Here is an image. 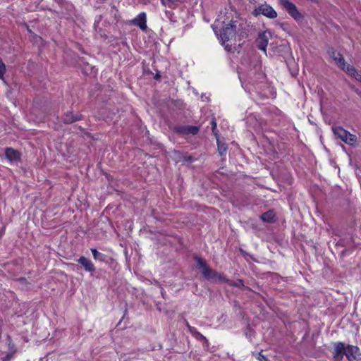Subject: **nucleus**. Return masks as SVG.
Segmentation results:
<instances>
[{
	"label": "nucleus",
	"mask_w": 361,
	"mask_h": 361,
	"mask_svg": "<svg viewBox=\"0 0 361 361\" xmlns=\"http://www.w3.org/2000/svg\"><path fill=\"white\" fill-rule=\"evenodd\" d=\"M137 25L139 26V27L142 30V31H146L147 30V24H136Z\"/></svg>",
	"instance_id": "5701e85b"
},
{
	"label": "nucleus",
	"mask_w": 361,
	"mask_h": 361,
	"mask_svg": "<svg viewBox=\"0 0 361 361\" xmlns=\"http://www.w3.org/2000/svg\"><path fill=\"white\" fill-rule=\"evenodd\" d=\"M332 130L337 137L348 145H353L357 140L355 135L350 133L341 126H333Z\"/></svg>",
	"instance_id": "20e7f679"
},
{
	"label": "nucleus",
	"mask_w": 361,
	"mask_h": 361,
	"mask_svg": "<svg viewBox=\"0 0 361 361\" xmlns=\"http://www.w3.org/2000/svg\"><path fill=\"white\" fill-rule=\"evenodd\" d=\"M194 259L197 262V268L206 279L226 283L228 282V279L224 274L219 273L210 268L204 259L197 256H195Z\"/></svg>",
	"instance_id": "f03ea898"
},
{
	"label": "nucleus",
	"mask_w": 361,
	"mask_h": 361,
	"mask_svg": "<svg viewBox=\"0 0 361 361\" xmlns=\"http://www.w3.org/2000/svg\"><path fill=\"white\" fill-rule=\"evenodd\" d=\"M212 27L220 39L221 44L225 46L226 49L228 44L226 42L231 41L235 37L236 27L233 24H212Z\"/></svg>",
	"instance_id": "7ed1b4c3"
},
{
	"label": "nucleus",
	"mask_w": 361,
	"mask_h": 361,
	"mask_svg": "<svg viewBox=\"0 0 361 361\" xmlns=\"http://www.w3.org/2000/svg\"><path fill=\"white\" fill-rule=\"evenodd\" d=\"M190 333L192 335L194 338H195L198 341H204V343L208 345L209 342L208 340L201 333H200L196 329H190Z\"/></svg>",
	"instance_id": "4468645a"
},
{
	"label": "nucleus",
	"mask_w": 361,
	"mask_h": 361,
	"mask_svg": "<svg viewBox=\"0 0 361 361\" xmlns=\"http://www.w3.org/2000/svg\"><path fill=\"white\" fill-rule=\"evenodd\" d=\"M185 326H187V328H188V331H190V329H195V327L191 326L189 324V323L188 322V321H187V320H185Z\"/></svg>",
	"instance_id": "a878e982"
},
{
	"label": "nucleus",
	"mask_w": 361,
	"mask_h": 361,
	"mask_svg": "<svg viewBox=\"0 0 361 361\" xmlns=\"http://www.w3.org/2000/svg\"><path fill=\"white\" fill-rule=\"evenodd\" d=\"M147 17L145 13H140L132 23H146Z\"/></svg>",
	"instance_id": "6ab92c4d"
},
{
	"label": "nucleus",
	"mask_w": 361,
	"mask_h": 361,
	"mask_svg": "<svg viewBox=\"0 0 361 361\" xmlns=\"http://www.w3.org/2000/svg\"><path fill=\"white\" fill-rule=\"evenodd\" d=\"M227 283L233 287L240 288L244 286L243 281L242 279H238L235 281H231L228 279V282Z\"/></svg>",
	"instance_id": "a211bd4d"
},
{
	"label": "nucleus",
	"mask_w": 361,
	"mask_h": 361,
	"mask_svg": "<svg viewBox=\"0 0 361 361\" xmlns=\"http://www.w3.org/2000/svg\"><path fill=\"white\" fill-rule=\"evenodd\" d=\"M80 119V117L79 115H73L72 112L66 113L63 117V121L65 123H72Z\"/></svg>",
	"instance_id": "ddd939ff"
},
{
	"label": "nucleus",
	"mask_w": 361,
	"mask_h": 361,
	"mask_svg": "<svg viewBox=\"0 0 361 361\" xmlns=\"http://www.w3.org/2000/svg\"><path fill=\"white\" fill-rule=\"evenodd\" d=\"M90 250L95 260H99L101 262L105 261L106 255L104 254L98 252L95 248H91Z\"/></svg>",
	"instance_id": "2eb2a0df"
},
{
	"label": "nucleus",
	"mask_w": 361,
	"mask_h": 361,
	"mask_svg": "<svg viewBox=\"0 0 361 361\" xmlns=\"http://www.w3.org/2000/svg\"><path fill=\"white\" fill-rule=\"evenodd\" d=\"M160 78V75L159 73H157L154 76V79L159 80Z\"/></svg>",
	"instance_id": "bb28decb"
},
{
	"label": "nucleus",
	"mask_w": 361,
	"mask_h": 361,
	"mask_svg": "<svg viewBox=\"0 0 361 361\" xmlns=\"http://www.w3.org/2000/svg\"><path fill=\"white\" fill-rule=\"evenodd\" d=\"M256 11L258 13H261L264 16H267L269 18H274L277 16L276 12L273 9L271 6L267 4L261 5Z\"/></svg>",
	"instance_id": "6e6552de"
},
{
	"label": "nucleus",
	"mask_w": 361,
	"mask_h": 361,
	"mask_svg": "<svg viewBox=\"0 0 361 361\" xmlns=\"http://www.w3.org/2000/svg\"><path fill=\"white\" fill-rule=\"evenodd\" d=\"M173 131L178 134L186 135V126H178L173 128Z\"/></svg>",
	"instance_id": "aec40b11"
},
{
	"label": "nucleus",
	"mask_w": 361,
	"mask_h": 361,
	"mask_svg": "<svg viewBox=\"0 0 361 361\" xmlns=\"http://www.w3.org/2000/svg\"><path fill=\"white\" fill-rule=\"evenodd\" d=\"M5 156L11 162H17L20 160V153L11 147H6L5 149Z\"/></svg>",
	"instance_id": "1a4fd4ad"
},
{
	"label": "nucleus",
	"mask_w": 361,
	"mask_h": 361,
	"mask_svg": "<svg viewBox=\"0 0 361 361\" xmlns=\"http://www.w3.org/2000/svg\"><path fill=\"white\" fill-rule=\"evenodd\" d=\"M271 37V32L267 30L260 32L256 39L257 47L259 49L263 51L265 54L267 52V46L269 39Z\"/></svg>",
	"instance_id": "39448f33"
},
{
	"label": "nucleus",
	"mask_w": 361,
	"mask_h": 361,
	"mask_svg": "<svg viewBox=\"0 0 361 361\" xmlns=\"http://www.w3.org/2000/svg\"><path fill=\"white\" fill-rule=\"evenodd\" d=\"M276 214L274 210H269L263 213L260 218L264 222L273 223L276 221Z\"/></svg>",
	"instance_id": "f8f14e48"
},
{
	"label": "nucleus",
	"mask_w": 361,
	"mask_h": 361,
	"mask_svg": "<svg viewBox=\"0 0 361 361\" xmlns=\"http://www.w3.org/2000/svg\"><path fill=\"white\" fill-rule=\"evenodd\" d=\"M343 71L350 76L354 78L358 81H361V75L353 66L346 64L345 70Z\"/></svg>",
	"instance_id": "9b49d317"
},
{
	"label": "nucleus",
	"mask_w": 361,
	"mask_h": 361,
	"mask_svg": "<svg viewBox=\"0 0 361 361\" xmlns=\"http://www.w3.org/2000/svg\"><path fill=\"white\" fill-rule=\"evenodd\" d=\"M279 1L295 20H298L300 19L301 15L294 4L290 2L289 0H279Z\"/></svg>",
	"instance_id": "423d86ee"
},
{
	"label": "nucleus",
	"mask_w": 361,
	"mask_h": 361,
	"mask_svg": "<svg viewBox=\"0 0 361 361\" xmlns=\"http://www.w3.org/2000/svg\"><path fill=\"white\" fill-rule=\"evenodd\" d=\"M161 2L164 5H168L170 6V4H173V1H172L171 0H161Z\"/></svg>",
	"instance_id": "393cba45"
},
{
	"label": "nucleus",
	"mask_w": 361,
	"mask_h": 361,
	"mask_svg": "<svg viewBox=\"0 0 361 361\" xmlns=\"http://www.w3.org/2000/svg\"><path fill=\"white\" fill-rule=\"evenodd\" d=\"M357 346L353 345H345L344 343L338 342L334 343V358L336 361H341L346 356L349 361H357L361 359V353Z\"/></svg>",
	"instance_id": "f257e3e1"
},
{
	"label": "nucleus",
	"mask_w": 361,
	"mask_h": 361,
	"mask_svg": "<svg viewBox=\"0 0 361 361\" xmlns=\"http://www.w3.org/2000/svg\"><path fill=\"white\" fill-rule=\"evenodd\" d=\"M258 359H259V361H270L269 360H268L266 356H264V355H262L260 353L259 354Z\"/></svg>",
	"instance_id": "b1692460"
},
{
	"label": "nucleus",
	"mask_w": 361,
	"mask_h": 361,
	"mask_svg": "<svg viewBox=\"0 0 361 361\" xmlns=\"http://www.w3.org/2000/svg\"><path fill=\"white\" fill-rule=\"evenodd\" d=\"M211 125H212V131L214 133L215 130L216 129V120L214 118H213L212 120Z\"/></svg>",
	"instance_id": "4be33fe9"
},
{
	"label": "nucleus",
	"mask_w": 361,
	"mask_h": 361,
	"mask_svg": "<svg viewBox=\"0 0 361 361\" xmlns=\"http://www.w3.org/2000/svg\"><path fill=\"white\" fill-rule=\"evenodd\" d=\"M199 132V128L197 126H186V135H196Z\"/></svg>",
	"instance_id": "dca6fc26"
},
{
	"label": "nucleus",
	"mask_w": 361,
	"mask_h": 361,
	"mask_svg": "<svg viewBox=\"0 0 361 361\" xmlns=\"http://www.w3.org/2000/svg\"><path fill=\"white\" fill-rule=\"evenodd\" d=\"M6 72V66L0 59V79L4 78V73Z\"/></svg>",
	"instance_id": "412c9836"
},
{
	"label": "nucleus",
	"mask_w": 361,
	"mask_h": 361,
	"mask_svg": "<svg viewBox=\"0 0 361 361\" xmlns=\"http://www.w3.org/2000/svg\"><path fill=\"white\" fill-rule=\"evenodd\" d=\"M328 53L334 59L336 65L341 69L345 70L346 63L343 55L341 53L337 52L334 48H329L328 50Z\"/></svg>",
	"instance_id": "0eeeda50"
},
{
	"label": "nucleus",
	"mask_w": 361,
	"mask_h": 361,
	"mask_svg": "<svg viewBox=\"0 0 361 361\" xmlns=\"http://www.w3.org/2000/svg\"><path fill=\"white\" fill-rule=\"evenodd\" d=\"M77 262L84 268L86 271L93 273L95 271V267L92 261L84 256H81Z\"/></svg>",
	"instance_id": "9d476101"
},
{
	"label": "nucleus",
	"mask_w": 361,
	"mask_h": 361,
	"mask_svg": "<svg viewBox=\"0 0 361 361\" xmlns=\"http://www.w3.org/2000/svg\"><path fill=\"white\" fill-rule=\"evenodd\" d=\"M185 160L189 161H192V157L190 156H188V158L185 159Z\"/></svg>",
	"instance_id": "cd10ccee"
},
{
	"label": "nucleus",
	"mask_w": 361,
	"mask_h": 361,
	"mask_svg": "<svg viewBox=\"0 0 361 361\" xmlns=\"http://www.w3.org/2000/svg\"><path fill=\"white\" fill-rule=\"evenodd\" d=\"M217 145H218V150L219 154L222 156L224 155L226 151H227V146L225 143H221L217 139Z\"/></svg>",
	"instance_id": "f3484780"
}]
</instances>
